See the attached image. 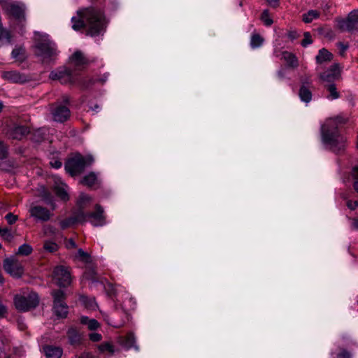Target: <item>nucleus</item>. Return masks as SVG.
Wrapping results in <instances>:
<instances>
[{
	"label": "nucleus",
	"instance_id": "f257e3e1",
	"mask_svg": "<svg viewBox=\"0 0 358 358\" xmlns=\"http://www.w3.org/2000/svg\"><path fill=\"white\" fill-rule=\"evenodd\" d=\"M71 22L72 28L75 31H80L87 27V34L92 36L99 35L105 27V20L102 11L94 7L78 10L77 16L71 18Z\"/></svg>",
	"mask_w": 358,
	"mask_h": 358
},
{
	"label": "nucleus",
	"instance_id": "f03ea898",
	"mask_svg": "<svg viewBox=\"0 0 358 358\" xmlns=\"http://www.w3.org/2000/svg\"><path fill=\"white\" fill-rule=\"evenodd\" d=\"M343 123H344L343 120L337 117L328 120L322 127L324 143L329 146V150L336 154L343 152L346 147V138L337 131L338 125Z\"/></svg>",
	"mask_w": 358,
	"mask_h": 358
},
{
	"label": "nucleus",
	"instance_id": "7ed1b4c3",
	"mask_svg": "<svg viewBox=\"0 0 358 358\" xmlns=\"http://www.w3.org/2000/svg\"><path fill=\"white\" fill-rule=\"evenodd\" d=\"M35 54L43 64L53 62L57 55L55 44L48 39H43L35 45Z\"/></svg>",
	"mask_w": 358,
	"mask_h": 358
},
{
	"label": "nucleus",
	"instance_id": "20e7f679",
	"mask_svg": "<svg viewBox=\"0 0 358 358\" xmlns=\"http://www.w3.org/2000/svg\"><path fill=\"white\" fill-rule=\"evenodd\" d=\"M94 162L92 156L83 157L77 155L69 159L65 164V169L72 176L80 174L85 169Z\"/></svg>",
	"mask_w": 358,
	"mask_h": 358
},
{
	"label": "nucleus",
	"instance_id": "39448f33",
	"mask_svg": "<svg viewBox=\"0 0 358 358\" xmlns=\"http://www.w3.org/2000/svg\"><path fill=\"white\" fill-rule=\"evenodd\" d=\"M38 303L39 299L35 292H31L27 296L16 295L14 298V305L16 309L22 312L36 308Z\"/></svg>",
	"mask_w": 358,
	"mask_h": 358
},
{
	"label": "nucleus",
	"instance_id": "423d86ee",
	"mask_svg": "<svg viewBox=\"0 0 358 358\" xmlns=\"http://www.w3.org/2000/svg\"><path fill=\"white\" fill-rule=\"evenodd\" d=\"M53 296V311L58 317L65 318L69 313V307L65 302V294L62 290L57 289L52 292Z\"/></svg>",
	"mask_w": 358,
	"mask_h": 358
},
{
	"label": "nucleus",
	"instance_id": "0eeeda50",
	"mask_svg": "<svg viewBox=\"0 0 358 358\" xmlns=\"http://www.w3.org/2000/svg\"><path fill=\"white\" fill-rule=\"evenodd\" d=\"M341 71L340 64L335 63L324 72L319 73L318 76L320 81L324 83V85L334 83L335 81L342 79Z\"/></svg>",
	"mask_w": 358,
	"mask_h": 358
},
{
	"label": "nucleus",
	"instance_id": "6e6552de",
	"mask_svg": "<svg viewBox=\"0 0 358 358\" xmlns=\"http://www.w3.org/2000/svg\"><path fill=\"white\" fill-rule=\"evenodd\" d=\"M338 28L342 31H358V10L351 11L345 19L338 20Z\"/></svg>",
	"mask_w": 358,
	"mask_h": 358
},
{
	"label": "nucleus",
	"instance_id": "1a4fd4ad",
	"mask_svg": "<svg viewBox=\"0 0 358 358\" xmlns=\"http://www.w3.org/2000/svg\"><path fill=\"white\" fill-rule=\"evenodd\" d=\"M8 15L12 16L20 22L24 21V6L21 3H14L10 1L2 8Z\"/></svg>",
	"mask_w": 358,
	"mask_h": 358
},
{
	"label": "nucleus",
	"instance_id": "9d476101",
	"mask_svg": "<svg viewBox=\"0 0 358 358\" xmlns=\"http://www.w3.org/2000/svg\"><path fill=\"white\" fill-rule=\"evenodd\" d=\"M53 278L60 287H67L71 282L70 271L64 266H57L54 268Z\"/></svg>",
	"mask_w": 358,
	"mask_h": 358
},
{
	"label": "nucleus",
	"instance_id": "9b49d317",
	"mask_svg": "<svg viewBox=\"0 0 358 358\" xmlns=\"http://www.w3.org/2000/svg\"><path fill=\"white\" fill-rule=\"evenodd\" d=\"M49 77L53 80H59L62 84H72L76 82V78L72 71L66 67L57 71H52Z\"/></svg>",
	"mask_w": 358,
	"mask_h": 358
},
{
	"label": "nucleus",
	"instance_id": "f8f14e48",
	"mask_svg": "<svg viewBox=\"0 0 358 358\" xmlns=\"http://www.w3.org/2000/svg\"><path fill=\"white\" fill-rule=\"evenodd\" d=\"M29 215L37 222H47L48 221L52 214L45 207L37 205H31L29 209Z\"/></svg>",
	"mask_w": 358,
	"mask_h": 358
},
{
	"label": "nucleus",
	"instance_id": "ddd939ff",
	"mask_svg": "<svg viewBox=\"0 0 358 358\" xmlns=\"http://www.w3.org/2000/svg\"><path fill=\"white\" fill-rule=\"evenodd\" d=\"M3 268L14 278H20L24 272V268L21 263L14 258L5 259Z\"/></svg>",
	"mask_w": 358,
	"mask_h": 358
},
{
	"label": "nucleus",
	"instance_id": "4468645a",
	"mask_svg": "<svg viewBox=\"0 0 358 358\" xmlns=\"http://www.w3.org/2000/svg\"><path fill=\"white\" fill-rule=\"evenodd\" d=\"M51 114L55 121L64 122L70 117L71 112L67 106L53 104L51 106Z\"/></svg>",
	"mask_w": 358,
	"mask_h": 358
},
{
	"label": "nucleus",
	"instance_id": "2eb2a0df",
	"mask_svg": "<svg viewBox=\"0 0 358 358\" xmlns=\"http://www.w3.org/2000/svg\"><path fill=\"white\" fill-rule=\"evenodd\" d=\"M1 77L3 80L13 83H24L29 80L27 76L17 71H3Z\"/></svg>",
	"mask_w": 358,
	"mask_h": 358
},
{
	"label": "nucleus",
	"instance_id": "dca6fc26",
	"mask_svg": "<svg viewBox=\"0 0 358 358\" xmlns=\"http://www.w3.org/2000/svg\"><path fill=\"white\" fill-rule=\"evenodd\" d=\"M103 208L99 204L95 206V211L88 213V220L95 227L102 226L105 224Z\"/></svg>",
	"mask_w": 358,
	"mask_h": 358
},
{
	"label": "nucleus",
	"instance_id": "f3484780",
	"mask_svg": "<svg viewBox=\"0 0 358 358\" xmlns=\"http://www.w3.org/2000/svg\"><path fill=\"white\" fill-rule=\"evenodd\" d=\"M43 352L47 358H60L63 354V350L59 346L45 345Z\"/></svg>",
	"mask_w": 358,
	"mask_h": 358
},
{
	"label": "nucleus",
	"instance_id": "a211bd4d",
	"mask_svg": "<svg viewBox=\"0 0 358 358\" xmlns=\"http://www.w3.org/2000/svg\"><path fill=\"white\" fill-rule=\"evenodd\" d=\"M29 133V129L24 126H16L10 129L9 136L13 139L20 140Z\"/></svg>",
	"mask_w": 358,
	"mask_h": 358
},
{
	"label": "nucleus",
	"instance_id": "6ab92c4d",
	"mask_svg": "<svg viewBox=\"0 0 358 358\" xmlns=\"http://www.w3.org/2000/svg\"><path fill=\"white\" fill-rule=\"evenodd\" d=\"M315 59L317 64H322L323 63L331 62L333 59V55L327 49L322 48L319 50Z\"/></svg>",
	"mask_w": 358,
	"mask_h": 358
},
{
	"label": "nucleus",
	"instance_id": "aec40b11",
	"mask_svg": "<svg viewBox=\"0 0 358 358\" xmlns=\"http://www.w3.org/2000/svg\"><path fill=\"white\" fill-rule=\"evenodd\" d=\"M324 89L328 92L327 98L329 100H334L340 98L341 94L336 87L335 83H329L324 85Z\"/></svg>",
	"mask_w": 358,
	"mask_h": 358
},
{
	"label": "nucleus",
	"instance_id": "412c9836",
	"mask_svg": "<svg viewBox=\"0 0 358 358\" xmlns=\"http://www.w3.org/2000/svg\"><path fill=\"white\" fill-rule=\"evenodd\" d=\"M67 337L71 345H79L81 342V336L78 331L74 327L69 329L67 331Z\"/></svg>",
	"mask_w": 358,
	"mask_h": 358
},
{
	"label": "nucleus",
	"instance_id": "4be33fe9",
	"mask_svg": "<svg viewBox=\"0 0 358 358\" xmlns=\"http://www.w3.org/2000/svg\"><path fill=\"white\" fill-rule=\"evenodd\" d=\"M71 63L77 67L85 65L87 63V59L80 51L75 52L71 57Z\"/></svg>",
	"mask_w": 358,
	"mask_h": 358
},
{
	"label": "nucleus",
	"instance_id": "5701e85b",
	"mask_svg": "<svg viewBox=\"0 0 358 358\" xmlns=\"http://www.w3.org/2000/svg\"><path fill=\"white\" fill-rule=\"evenodd\" d=\"M120 344L126 348L127 349H129L132 347H135L137 348L135 344V336L133 333L127 334L124 337L120 338Z\"/></svg>",
	"mask_w": 358,
	"mask_h": 358
},
{
	"label": "nucleus",
	"instance_id": "b1692460",
	"mask_svg": "<svg viewBox=\"0 0 358 358\" xmlns=\"http://www.w3.org/2000/svg\"><path fill=\"white\" fill-rule=\"evenodd\" d=\"M97 182V176L94 172H90L83 178L80 183L88 187H92Z\"/></svg>",
	"mask_w": 358,
	"mask_h": 358
},
{
	"label": "nucleus",
	"instance_id": "393cba45",
	"mask_svg": "<svg viewBox=\"0 0 358 358\" xmlns=\"http://www.w3.org/2000/svg\"><path fill=\"white\" fill-rule=\"evenodd\" d=\"M11 56L16 61L23 62L26 59L25 49L21 46L16 47L13 50Z\"/></svg>",
	"mask_w": 358,
	"mask_h": 358
},
{
	"label": "nucleus",
	"instance_id": "a878e982",
	"mask_svg": "<svg viewBox=\"0 0 358 358\" xmlns=\"http://www.w3.org/2000/svg\"><path fill=\"white\" fill-rule=\"evenodd\" d=\"M299 96L302 101L308 103L312 99L311 91L305 85H301L299 92Z\"/></svg>",
	"mask_w": 358,
	"mask_h": 358
},
{
	"label": "nucleus",
	"instance_id": "bb28decb",
	"mask_svg": "<svg viewBox=\"0 0 358 358\" xmlns=\"http://www.w3.org/2000/svg\"><path fill=\"white\" fill-rule=\"evenodd\" d=\"M282 57L289 66L296 67L298 66L297 58L294 54L285 51L282 53Z\"/></svg>",
	"mask_w": 358,
	"mask_h": 358
},
{
	"label": "nucleus",
	"instance_id": "cd10ccee",
	"mask_svg": "<svg viewBox=\"0 0 358 358\" xmlns=\"http://www.w3.org/2000/svg\"><path fill=\"white\" fill-rule=\"evenodd\" d=\"M66 185L61 184L55 187V192L57 196L64 201L69 199V195L66 190Z\"/></svg>",
	"mask_w": 358,
	"mask_h": 358
},
{
	"label": "nucleus",
	"instance_id": "c85d7f7f",
	"mask_svg": "<svg viewBox=\"0 0 358 358\" xmlns=\"http://www.w3.org/2000/svg\"><path fill=\"white\" fill-rule=\"evenodd\" d=\"M320 13L315 10H310L303 15V21L306 23L311 22L314 19L318 18Z\"/></svg>",
	"mask_w": 358,
	"mask_h": 358
},
{
	"label": "nucleus",
	"instance_id": "c756f323",
	"mask_svg": "<svg viewBox=\"0 0 358 358\" xmlns=\"http://www.w3.org/2000/svg\"><path fill=\"white\" fill-rule=\"evenodd\" d=\"M75 224L83 223L88 220V213H85L83 210H80L72 216Z\"/></svg>",
	"mask_w": 358,
	"mask_h": 358
},
{
	"label": "nucleus",
	"instance_id": "7c9ffc66",
	"mask_svg": "<svg viewBox=\"0 0 358 358\" xmlns=\"http://www.w3.org/2000/svg\"><path fill=\"white\" fill-rule=\"evenodd\" d=\"M264 38L258 34H252L250 40V45L252 48H256L262 45Z\"/></svg>",
	"mask_w": 358,
	"mask_h": 358
},
{
	"label": "nucleus",
	"instance_id": "2f4dec72",
	"mask_svg": "<svg viewBox=\"0 0 358 358\" xmlns=\"http://www.w3.org/2000/svg\"><path fill=\"white\" fill-rule=\"evenodd\" d=\"M97 82V80L93 78H85L80 82V85L83 89H87L92 87Z\"/></svg>",
	"mask_w": 358,
	"mask_h": 358
},
{
	"label": "nucleus",
	"instance_id": "473e14b6",
	"mask_svg": "<svg viewBox=\"0 0 358 358\" xmlns=\"http://www.w3.org/2000/svg\"><path fill=\"white\" fill-rule=\"evenodd\" d=\"M58 248H59L58 245L56 243L52 242V241H47L43 244V249L45 251L51 252V253L57 251Z\"/></svg>",
	"mask_w": 358,
	"mask_h": 358
},
{
	"label": "nucleus",
	"instance_id": "72a5a7b5",
	"mask_svg": "<svg viewBox=\"0 0 358 358\" xmlns=\"http://www.w3.org/2000/svg\"><path fill=\"white\" fill-rule=\"evenodd\" d=\"M32 248L29 244H23L19 247L17 254L23 256H27L32 252Z\"/></svg>",
	"mask_w": 358,
	"mask_h": 358
},
{
	"label": "nucleus",
	"instance_id": "f704fd0d",
	"mask_svg": "<svg viewBox=\"0 0 358 358\" xmlns=\"http://www.w3.org/2000/svg\"><path fill=\"white\" fill-rule=\"evenodd\" d=\"M76 257L79 258L80 260L85 263L90 262L91 259L90 255L82 249H79L78 250V255Z\"/></svg>",
	"mask_w": 358,
	"mask_h": 358
},
{
	"label": "nucleus",
	"instance_id": "c9c22d12",
	"mask_svg": "<svg viewBox=\"0 0 358 358\" xmlns=\"http://www.w3.org/2000/svg\"><path fill=\"white\" fill-rule=\"evenodd\" d=\"M85 276L87 279L96 281L98 280L96 277V272L94 268H89L85 273Z\"/></svg>",
	"mask_w": 358,
	"mask_h": 358
},
{
	"label": "nucleus",
	"instance_id": "e433bc0d",
	"mask_svg": "<svg viewBox=\"0 0 358 358\" xmlns=\"http://www.w3.org/2000/svg\"><path fill=\"white\" fill-rule=\"evenodd\" d=\"M99 349L101 352L108 351L111 355L114 353V347L110 343H103L99 346Z\"/></svg>",
	"mask_w": 358,
	"mask_h": 358
},
{
	"label": "nucleus",
	"instance_id": "4c0bfd02",
	"mask_svg": "<svg viewBox=\"0 0 358 358\" xmlns=\"http://www.w3.org/2000/svg\"><path fill=\"white\" fill-rule=\"evenodd\" d=\"M261 19L266 26H271L273 22V20L269 17L268 10H264L262 12Z\"/></svg>",
	"mask_w": 358,
	"mask_h": 358
},
{
	"label": "nucleus",
	"instance_id": "58836bf2",
	"mask_svg": "<svg viewBox=\"0 0 358 358\" xmlns=\"http://www.w3.org/2000/svg\"><path fill=\"white\" fill-rule=\"evenodd\" d=\"M0 234L3 237V238L7 241H11L12 239L13 238V236L10 230L8 229V228L3 229Z\"/></svg>",
	"mask_w": 358,
	"mask_h": 358
},
{
	"label": "nucleus",
	"instance_id": "ea45409f",
	"mask_svg": "<svg viewBox=\"0 0 358 358\" xmlns=\"http://www.w3.org/2000/svg\"><path fill=\"white\" fill-rule=\"evenodd\" d=\"M75 224L72 217L65 219L60 222V226L62 229H65Z\"/></svg>",
	"mask_w": 358,
	"mask_h": 358
},
{
	"label": "nucleus",
	"instance_id": "a19ab883",
	"mask_svg": "<svg viewBox=\"0 0 358 358\" xmlns=\"http://www.w3.org/2000/svg\"><path fill=\"white\" fill-rule=\"evenodd\" d=\"M304 38L302 40L301 44L303 47H306L313 43L311 35L309 32H305L303 34Z\"/></svg>",
	"mask_w": 358,
	"mask_h": 358
},
{
	"label": "nucleus",
	"instance_id": "79ce46f5",
	"mask_svg": "<svg viewBox=\"0 0 358 358\" xmlns=\"http://www.w3.org/2000/svg\"><path fill=\"white\" fill-rule=\"evenodd\" d=\"M352 353L346 349H341L339 353L337 355V358H352Z\"/></svg>",
	"mask_w": 358,
	"mask_h": 358
},
{
	"label": "nucleus",
	"instance_id": "37998d69",
	"mask_svg": "<svg viewBox=\"0 0 358 358\" xmlns=\"http://www.w3.org/2000/svg\"><path fill=\"white\" fill-rule=\"evenodd\" d=\"M5 219L6 220L8 223L11 225L17 220L18 217L17 215H15L13 213H9L5 216Z\"/></svg>",
	"mask_w": 358,
	"mask_h": 358
},
{
	"label": "nucleus",
	"instance_id": "c03bdc74",
	"mask_svg": "<svg viewBox=\"0 0 358 358\" xmlns=\"http://www.w3.org/2000/svg\"><path fill=\"white\" fill-rule=\"evenodd\" d=\"M337 47L339 49L340 54L341 55H344L345 51L348 49L349 45L348 43H344L343 42H338L337 43Z\"/></svg>",
	"mask_w": 358,
	"mask_h": 358
},
{
	"label": "nucleus",
	"instance_id": "a18cd8bd",
	"mask_svg": "<svg viewBox=\"0 0 358 358\" xmlns=\"http://www.w3.org/2000/svg\"><path fill=\"white\" fill-rule=\"evenodd\" d=\"M7 155V148L3 142L0 141V159H4Z\"/></svg>",
	"mask_w": 358,
	"mask_h": 358
},
{
	"label": "nucleus",
	"instance_id": "49530a36",
	"mask_svg": "<svg viewBox=\"0 0 358 358\" xmlns=\"http://www.w3.org/2000/svg\"><path fill=\"white\" fill-rule=\"evenodd\" d=\"M99 327V323L95 319H91L87 327L90 330H96Z\"/></svg>",
	"mask_w": 358,
	"mask_h": 358
},
{
	"label": "nucleus",
	"instance_id": "de8ad7c7",
	"mask_svg": "<svg viewBox=\"0 0 358 358\" xmlns=\"http://www.w3.org/2000/svg\"><path fill=\"white\" fill-rule=\"evenodd\" d=\"M348 219L351 221V229L358 230V217H348Z\"/></svg>",
	"mask_w": 358,
	"mask_h": 358
},
{
	"label": "nucleus",
	"instance_id": "09e8293b",
	"mask_svg": "<svg viewBox=\"0 0 358 358\" xmlns=\"http://www.w3.org/2000/svg\"><path fill=\"white\" fill-rule=\"evenodd\" d=\"M346 205L348 208H350L352 210H354L358 207V201H352L351 200H348L346 202Z\"/></svg>",
	"mask_w": 358,
	"mask_h": 358
},
{
	"label": "nucleus",
	"instance_id": "8fccbe9b",
	"mask_svg": "<svg viewBox=\"0 0 358 358\" xmlns=\"http://www.w3.org/2000/svg\"><path fill=\"white\" fill-rule=\"evenodd\" d=\"M90 339L94 342L99 341L101 339V335L98 333L90 334Z\"/></svg>",
	"mask_w": 358,
	"mask_h": 358
},
{
	"label": "nucleus",
	"instance_id": "3c124183",
	"mask_svg": "<svg viewBox=\"0 0 358 358\" xmlns=\"http://www.w3.org/2000/svg\"><path fill=\"white\" fill-rule=\"evenodd\" d=\"M90 197L87 194H82L80 195V205H82V203L90 202Z\"/></svg>",
	"mask_w": 358,
	"mask_h": 358
},
{
	"label": "nucleus",
	"instance_id": "603ef678",
	"mask_svg": "<svg viewBox=\"0 0 358 358\" xmlns=\"http://www.w3.org/2000/svg\"><path fill=\"white\" fill-rule=\"evenodd\" d=\"M66 247L68 249H72L76 248V243L73 239H69L66 243Z\"/></svg>",
	"mask_w": 358,
	"mask_h": 358
},
{
	"label": "nucleus",
	"instance_id": "864d4df0",
	"mask_svg": "<svg viewBox=\"0 0 358 358\" xmlns=\"http://www.w3.org/2000/svg\"><path fill=\"white\" fill-rule=\"evenodd\" d=\"M351 176L355 180H358V165L352 168L351 171Z\"/></svg>",
	"mask_w": 358,
	"mask_h": 358
},
{
	"label": "nucleus",
	"instance_id": "5fc2aeb1",
	"mask_svg": "<svg viewBox=\"0 0 358 358\" xmlns=\"http://www.w3.org/2000/svg\"><path fill=\"white\" fill-rule=\"evenodd\" d=\"M80 323L85 325H88L89 322H90L91 319H90L88 317L86 316H82L80 317Z\"/></svg>",
	"mask_w": 358,
	"mask_h": 358
},
{
	"label": "nucleus",
	"instance_id": "6e6d98bb",
	"mask_svg": "<svg viewBox=\"0 0 358 358\" xmlns=\"http://www.w3.org/2000/svg\"><path fill=\"white\" fill-rule=\"evenodd\" d=\"M50 164L52 167H54L55 169H59L62 165V162L59 160H55L54 162H51Z\"/></svg>",
	"mask_w": 358,
	"mask_h": 358
},
{
	"label": "nucleus",
	"instance_id": "4d7b16f0",
	"mask_svg": "<svg viewBox=\"0 0 358 358\" xmlns=\"http://www.w3.org/2000/svg\"><path fill=\"white\" fill-rule=\"evenodd\" d=\"M266 1H267L268 3L273 8H276L279 5V0H266Z\"/></svg>",
	"mask_w": 358,
	"mask_h": 358
},
{
	"label": "nucleus",
	"instance_id": "13d9d810",
	"mask_svg": "<svg viewBox=\"0 0 358 358\" xmlns=\"http://www.w3.org/2000/svg\"><path fill=\"white\" fill-rule=\"evenodd\" d=\"M76 358H92V355L89 352H83L80 355L76 356Z\"/></svg>",
	"mask_w": 358,
	"mask_h": 358
},
{
	"label": "nucleus",
	"instance_id": "bf43d9fd",
	"mask_svg": "<svg viewBox=\"0 0 358 358\" xmlns=\"http://www.w3.org/2000/svg\"><path fill=\"white\" fill-rule=\"evenodd\" d=\"M353 188L357 193H358V180H355L352 184Z\"/></svg>",
	"mask_w": 358,
	"mask_h": 358
},
{
	"label": "nucleus",
	"instance_id": "052dcab7",
	"mask_svg": "<svg viewBox=\"0 0 358 358\" xmlns=\"http://www.w3.org/2000/svg\"><path fill=\"white\" fill-rule=\"evenodd\" d=\"M296 33L294 31H291L289 33V37L292 40L296 38Z\"/></svg>",
	"mask_w": 358,
	"mask_h": 358
},
{
	"label": "nucleus",
	"instance_id": "680f3d73",
	"mask_svg": "<svg viewBox=\"0 0 358 358\" xmlns=\"http://www.w3.org/2000/svg\"><path fill=\"white\" fill-rule=\"evenodd\" d=\"M63 102L65 103H68L69 102V97L67 95H64L62 96Z\"/></svg>",
	"mask_w": 358,
	"mask_h": 358
},
{
	"label": "nucleus",
	"instance_id": "e2e57ef3",
	"mask_svg": "<svg viewBox=\"0 0 358 358\" xmlns=\"http://www.w3.org/2000/svg\"><path fill=\"white\" fill-rule=\"evenodd\" d=\"M107 322H108V323L109 324H110V325H112V326H114V327H122V326L123 325V324H122V323H121V324H117V325H116V324H115L114 323H113L112 322H110V321H107Z\"/></svg>",
	"mask_w": 358,
	"mask_h": 358
},
{
	"label": "nucleus",
	"instance_id": "0e129e2a",
	"mask_svg": "<svg viewBox=\"0 0 358 358\" xmlns=\"http://www.w3.org/2000/svg\"><path fill=\"white\" fill-rule=\"evenodd\" d=\"M8 1V0H0V4L1 6V8H3L5 6V4H6Z\"/></svg>",
	"mask_w": 358,
	"mask_h": 358
},
{
	"label": "nucleus",
	"instance_id": "69168bd1",
	"mask_svg": "<svg viewBox=\"0 0 358 358\" xmlns=\"http://www.w3.org/2000/svg\"><path fill=\"white\" fill-rule=\"evenodd\" d=\"M341 197L345 200H348V196L345 194H341Z\"/></svg>",
	"mask_w": 358,
	"mask_h": 358
},
{
	"label": "nucleus",
	"instance_id": "338daca9",
	"mask_svg": "<svg viewBox=\"0 0 358 358\" xmlns=\"http://www.w3.org/2000/svg\"><path fill=\"white\" fill-rule=\"evenodd\" d=\"M3 108V103L1 101H0V112L2 110Z\"/></svg>",
	"mask_w": 358,
	"mask_h": 358
},
{
	"label": "nucleus",
	"instance_id": "774afa93",
	"mask_svg": "<svg viewBox=\"0 0 358 358\" xmlns=\"http://www.w3.org/2000/svg\"><path fill=\"white\" fill-rule=\"evenodd\" d=\"M357 303H358V300H357Z\"/></svg>",
	"mask_w": 358,
	"mask_h": 358
}]
</instances>
